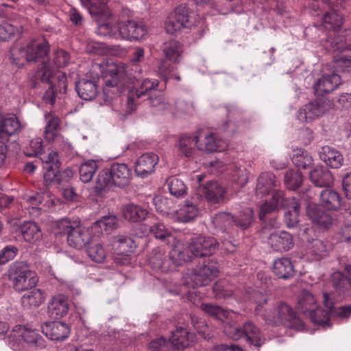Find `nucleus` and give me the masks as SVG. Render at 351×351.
<instances>
[{
	"label": "nucleus",
	"instance_id": "obj_1",
	"mask_svg": "<svg viewBox=\"0 0 351 351\" xmlns=\"http://www.w3.org/2000/svg\"><path fill=\"white\" fill-rule=\"evenodd\" d=\"M107 72L111 77V80L106 81L107 86H127L128 112H132L136 108L137 101L141 98H145L155 112H162L169 108V103L163 93L158 91L160 83L158 80L148 77L138 80L136 76L132 77L129 66L123 62L112 64Z\"/></svg>",
	"mask_w": 351,
	"mask_h": 351
},
{
	"label": "nucleus",
	"instance_id": "obj_2",
	"mask_svg": "<svg viewBox=\"0 0 351 351\" xmlns=\"http://www.w3.org/2000/svg\"><path fill=\"white\" fill-rule=\"evenodd\" d=\"M49 44L45 39H36L29 42L25 47L20 48L18 51L19 56L27 62L42 60L34 75L36 80L42 82H49L56 73V69L49 61Z\"/></svg>",
	"mask_w": 351,
	"mask_h": 351
},
{
	"label": "nucleus",
	"instance_id": "obj_3",
	"mask_svg": "<svg viewBox=\"0 0 351 351\" xmlns=\"http://www.w3.org/2000/svg\"><path fill=\"white\" fill-rule=\"evenodd\" d=\"M148 32V27L143 22L126 21L119 23L117 27L112 16L106 20L97 22V34L111 38L121 37L128 40H138L143 38Z\"/></svg>",
	"mask_w": 351,
	"mask_h": 351
},
{
	"label": "nucleus",
	"instance_id": "obj_4",
	"mask_svg": "<svg viewBox=\"0 0 351 351\" xmlns=\"http://www.w3.org/2000/svg\"><path fill=\"white\" fill-rule=\"evenodd\" d=\"M132 178L131 170L124 163H113L110 168L99 171L95 184L97 195H102L112 187L123 188L129 185Z\"/></svg>",
	"mask_w": 351,
	"mask_h": 351
},
{
	"label": "nucleus",
	"instance_id": "obj_5",
	"mask_svg": "<svg viewBox=\"0 0 351 351\" xmlns=\"http://www.w3.org/2000/svg\"><path fill=\"white\" fill-rule=\"evenodd\" d=\"M323 297L326 309L318 308L314 295L311 292L303 290L299 295L297 308L304 314H308L315 324L328 326L329 311L333 307V301L327 293H324Z\"/></svg>",
	"mask_w": 351,
	"mask_h": 351
},
{
	"label": "nucleus",
	"instance_id": "obj_6",
	"mask_svg": "<svg viewBox=\"0 0 351 351\" xmlns=\"http://www.w3.org/2000/svg\"><path fill=\"white\" fill-rule=\"evenodd\" d=\"M267 324L276 326L282 324L288 328L300 329L302 322L289 305L280 302L276 306L262 315Z\"/></svg>",
	"mask_w": 351,
	"mask_h": 351
},
{
	"label": "nucleus",
	"instance_id": "obj_7",
	"mask_svg": "<svg viewBox=\"0 0 351 351\" xmlns=\"http://www.w3.org/2000/svg\"><path fill=\"white\" fill-rule=\"evenodd\" d=\"M8 273L12 287L17 292H23L34 288L38 281L36 274L23 262L13 263Z\"/></svg>",
	"mask_w": 351,
	"mask_h": 351
},
{
	"label": "nucleus",
	"instance_id": "obj_8",
	"mask_svg": "<svg viewBox=\"0 0 351 351\" xmlns=\"http://www.w3.org/2000/svg\"><path fill=\"white\" fill-rule=\"evenodd\" d=\"M219 273V265L212 261L204 262L184 275V284L193 288L208 285Z\"/></svg>",
	"mask_w": 351,
	"mask_h": 351
},
{
	"label": "nucleus",
	"instance_id": "obj_9",
	"mask_svg": "<svg viewBox=\"0 0 351 351\" xmlns=\"http://www.w3.org/2000/svg\"><path fill=\"white\" fill-rule=\"evenodd\" d=\"M332 37V36H330ZM351 34L344 36H339L337 38L326 40L325 47L328 50L332 51L333 60L335 67L351 66Z\"/></svg>",
	"mask_w": 351,
	"mask_h": 351
},
{
	"label": "nucleus",
	"instance_id": "obj_10",
	"mask_svg": "<svg viewBox=\"0 0 351 351\" xmlns=\"http://www.w3.org/2000/svg\"><path fill=\"white\" fill-rule=\"evenodd\" d=\"M228 335L234 339L244 337L250 346L256 348L261 347L265 342V338L260 329L252 322H245L243 328L237 326L230 327V331L226 328Z\"/></svg>",
	"mask_w": 351,
	"mask_h": 351
},
{
	"label": "nucleus",
	"instance_id": "obj_11",
	"mask_svg": "<svg viewBox=\"0 0 351 351\" xmlns=\"http://www.w3.org/2000/svg\"><path fill=\"white\" fill-rule=\"evenodd\" d=\"M330 106L329 100L317 98L302 106L298 111V118L302 122H310L322 116Z\"/></svg>",
	"mask_w": 351,
	"mask_h": 351
},
{
	"label": "nucleus",
	"instance_id": "obj_12",
	"mask_svg": "<svg viewBox=\"0 0 351 351\" xmlns=\"http://www.w3.org/2000/svg\"><path fill=\"white\" fill-rule=\"evenodd\" d=\"M189 244L190 250L195 257L211 256L219 247V243L212 237H196L190 240Z\"/></svg>",
	"mask_w": 351,
	"mask_h": 351
},
{
	"label": "nucleus",
	"instance_id": "obj_13",
	"mask_svg": "<svg viewBox=\"0 0 351 351\" xmlns=\"http://www.w3.org/2000/svg\"><path fill=\"white\" fill-rule=\"evenodd\" d=\"M341 84V79L338 73L333 72L323 75L313 84L314 94L317 97H324L335 90Z\"/></svg>",
	"mask_w": 351,
	"mask_h": 351
},
{
	"label": "nucleus",
	"instance_id": "obj_14",
	"mask_svg": "<svg viewBox=\"0 0 351 351\" xmlns=\"http://www.w3.org/2000/svg\"><path fill=\"white\" fill-rule=\"evenodd\" d=\"M169 341L177 350H183L191 347L195 342V335L184 326H177L171 331Z\"/></svg>",
	"mask_w": 351,
	"mask_h": 351
},
{
	"label": "nucleus",
	"instance_id": "obj_15",
	"mask_svg": "<svg viewBox=\"0 0 351 351\" xmlns=\"http://www.w3.org/2000/svg\"><path fill=\"white\" fill-rule=\"evenodd\" d=\"M200 141V136L197 134H183L180 136L176 143L178 154L180 157L192 158L197 154V144Z\"/></svg>",
	"mask_w": 351,
	"mask_h": 351
},
{
	"label": "nucleus",
	"instance_id": "obj_16",
	"mask_svg": "<svg viewBox=\"0 0 351 351\" xmlns=\"http://www.w3.org/2000/svg\"><path fill=\"white\" fill-rule=\"evenodd\" d=\"M308 218L312 223L323 230L330 229L334 219L332 216L317 204H309L306 208Z\"/></svg>",
	"mask_w": 351,
	"mask_h": 351
},
{
	"label": "nucleus",
	"instance_id": "obj_17",
	"mask_svg": "<svg viewBox=\"0 0 351 351\" xmlns=\"http://www.w3.org/2000/svg\"><path fill=\"white\" fill-rule=\"evenodd\" d=\"M225 190L215 181L208 182L205 185L200 186L197 189V196H204L211 204L220 203L224 197Z\"/></svg>",
	"mask_w": 351,
	"mask_h": 351
},
{
	"label": "nucleus",
	"instance_id": "obj_18",
	"mask_svg": "<svg viewBox=\"0 0 351 351\" xmlns=\"http://www.w3.org/2000/svg\"><path fill=\"white\" fill-rule=\"evenodd\" d=\"M43 333L53 341H63L70 334L68 325L62 322H48L42 325Z\"/></svg>",
	"mask_w": 351,
	"mask_h": 351
},
{
	"label": "nucleus",
	"instance_id": "obj_19",
	"mask_svg": "<svg viewBox=\"0 0 351 351\" xmlns=\"http://www.w3.org/2000/svg\"><path fill=\"white\" fill-rule=\"evenodd\" d=\"M158 162V156L156 154L152 152L143 154L135 162V173L138 177L146 178L154 171Z\"/></svg>",
	"mask_w": 351,
	"mask_h": 351
},
{
	"label": "nucleus",
	"instance_id": "obj_20",
	"mask_svg": "<svg viewBox=\"0 0 351 351\" xmlns=\"http://www.w3.org/2000/svg\"><path fill=\"white\" fill-rule=\"evenodd\" d=\"M268 242L274 251L280 252H287L294 246L292 234L285 230L271 233Z\"/></svg>",
	"mask_w": 351,
	"mask_h": 351
},
{
	"label": "nucleus",
	"instance_id": "obj_21",
	"mask_svg": "<svg viewBox=\"0 0 351 351\" xmlns=\"http://www.w3.org/2000/svg\"><path fill=\"white\" fill-rule=\"evenodd\" d=\"M319 202L321 206L328 210L337 211L341 208L347 209L339 193L331 189H324L320 193Z\"/></svg>",
	"mask_w": 351,
	"mask_h": 351
},
{
	"label": "nucleus",
	"instance_id": "obj_22",
	"mask_svg": "<svg viewBox=\"0 0 351 351\" xmlns=\"http://www.w3.org/2000/svg\"><path fill=\"white\" fill-rule=\"evenodd\" d=\"M97 78H82L75 84V90L78 96L84 100L90 101L95 99L98 93Z\"/></svg>",
	"mask_w": 351,
	"mask_h": 351
},
{
	"label": "nucleus",
	"instance_id": "obj_23",
	"mask_svg": "<svg viewBox=\"0 0 351 351\" xmlns=\"http://www.w3.org/2000/svg\"><path fill=\"white\" fill-rule=\"evenodd\" d=\"M90 240V233L85 228L78 224H75L68 233L67 242L69 245L76 249H82L89 243Z\"/></svg>",
	"mask_w": 351,
	"mask_h": 351
},
{
	"label": "nucleus",
	"instance_id": "obj_24",
	"mask_svg": "<svg viewBox=\"0 0 351 351\" xmlns=\"http://www.w3.org/2000/svg\"><path fill=\"white\" fill-rule=\"evenodd\" d=\"M110 245L117 254L129 256L136 249V244L132 238L125 235H116L111 238Z\"/></svg>",
	"mask_w": 351,
	"mask_h": 351
},
{
	"label": "nucleus",
	"instance_id": "obj_25",
	"mask_svg": "<svg viewBox=\"0 0 351 351\" xmlns=\"http://www.w3.org/2000/svg\"><path fill=\"white\" fill-rule=\"evenodd\" d=\"M148 263L153 269L162 273H167L173 270V263H171L169 255H165L160 250L152 251Z\"/></svg>",
	"mask_w": 351,
	"mask_h": 351
},
{
	"label": "nucleus",
	"instance_id": "obj_26",
	"mask_svg": "<svg viewBox=\"0 0 351 351\" xmlns=\"http://www.w3.org/2000/svg\"><path fill=\"white\" fill-rule=\"evenodd\" d=\"M69 304L67 298L62 294L53 297L48 306V313L53 319H60L65 316L69 311Z\"/></svg>",
	"mask_w": 351,
	"mask_h": 351
},
{
	"label": "nucleus",
	"instance_id": "obj_27",
	"mask_svg": "<svg viewBox=\"0 0 351 351\" xmlns=\"http://www.w3.org/2000/svg\"><path fill=\"white\" fill-rule=\"evenodd\" d=\"M273 272L279 278L290 279L295 274L293 262L289 258L281 257L273 262Z\"/></svg>",
	"mask_w": 351,
	"mask_h": 351
},
{
	"label": "nucleus",
	"instance_id": "obj_28",
	"mask_svg": "<svg viewBox=\"0 0 351 351\" xmlns=\"http://www.w3.org/2000/svg\"><path fill=\"white\" fill-rule=\"evenodd\" d=\"M319 158L331 168L338 169L343 165V157L341 153L328 145L324 146L319 152Z\"/></svg>",
	"mask_w": 351,
	"mask_h": 351
},
{
	"label": "nucleus",
	"instance_id": "obj_29",
	"mask_svg": "<svg viewBox=\"0 0 351 351\" xmlns=\"http://www.w3.org/2000/svg\"><path fill=\"white\" fill-rule=\"evenodd\" d=\"M311 181L318 187H327L333 182L331 172L324 166H317L309 173Z\"/></svg>",
	"mask_w": 351,
	"mask_h": 351
},
{
	"label": "nucleus",
	"instance_id": "obj_30",
	"mask_svg": "<svg viewBox=\"0 0 351 351\" xmlns=\"http://www.w3.org/2000/svg\"><path fill=\"white\" fill-rule=\"evenodd\" d=\"M165 58L171 62L180 63L182 58L183 45L178 40L171 39L165 41L162 46Z\"/></svg>",
	"mask_w": 351,
	"mask_h": 351
},
{
	"label": "nucleus",
	"instance_id": "obj_31",
	"mask_svg": "<svg viewBox=\"0 0 351 351\" xmlns=\"http://www.w3.org/2000/svg\"><path fill=\"white\" fill-rule=\"evenodd\" d=\"M22 126L18 118L14 114L4 118L0 121V138L8 139L11 136L19 133Z\"/></svg>",
	"mask_w": 351,
	"mask_h": 351
},
{
	"label": "nucleus",
	"instance_id": "obj_32",
	"mask_svg": "<svg viewBox=\"0 0 351 351\" xmlns=\"http://www.w3.org/2000/svg\"><path fill=\"white\" fill-rule=\"evenodd\" d=\"M307 248L308 253L313 257V259L319 261L329 254L332 247L329 242L315 239L309 241Z\"/></svg>",
	"mask_w": 351,
	"mask_h": 351
},
{
	"label": "nucleus",
	"instance_id": "obj_33",
	"mask_svg": "<svg viewBox=\"0 0 351 351\" xmlns=\"http://www.w3.org/2000/svg\"><path fill=\"white\" fill-rule=\"evenodd\" d=\"M192 256L193 255L190 250L189 243L186 246H175L169 252V257L173 263V270L177 266L191 261Z\"/></svg>",
	"mask_w": 351,
	"mask_h": 351
},
{
	"label": "nucleus",
	"instance_id": "obj_34",
	"mask_svg": "<svg viewBox=\"0 0 351 351\" xmlns=\"http://www.w3.org/2000/svg\"><path fill=\"white\" fill-rule=\"evenodd\" d=\"M277 184L276 178L273 173H261L257 179L256 193L261 195H267L277 186Z\"/></svg>",
	"mask_w": 351,
	"mask_h": 351
},
{
	"label": "nucleus",
	"instance_id": "obj_35",
	"mask_svg": "<svg viewBox=\"0 0 351 351\" xmlns=\"http://www.w3.org/2000/svg\"><path fill=\"white\" fill-rule=\"evenodd\" d=\"M200 141L197 144V149L206 152H221L225 146L216 140L213 133H199Z\"/></svg>",
	"mask_w": 351,
	"mask_h": 351
},
{
	"label": "nucleus",
	"instance_id": "obj_36",
	"mask_svg": "<svg viewBox=\"0 0 351 351\" xmlns=\"http://www.w3.org/2000/svg\"><path fill=\"white\" fill-rule=\"evenodd\" d=\"M123 216L130 222H138L144 220L148 214L146 209L134 204H128L123 206Z\"/></svg>",
	"mask_w": 351,
	"mask_h": 351
},
{
	"label": "nucleus",
	"instance_id": "obj_37",
	"mask_svg": "<svg viewBox=\"0 0 351 351\" xmlns=\"http://www.w3.org/2000/svg\"><path fill=\"white\" fill-rule=\"evenodd\" d=\"M331 285L335 292L339 295L349 294L351 291V287L346 274L339 271H337L332 274Z\"/></svg>",
	"mask_w": 351,
	"mask_h": 351
},
{
	"label": "nucleus",
	"instance_id": "obj_38",
	"mask_svg": "<svg viewBox=\"0 0 351 351\" xmlns=\"http://www.w3.org/2000/svg\"><path fill=\"white\" fill-rule=\"evenodd\" d=\"M109 0H93L92 3H88V10L90 15L97 17L98 20L104 21L111 16V12L107 6Z\"/></svg>",
	"mask_w": 351,
	"mask_h": 351
},
{
	"label": "nucleus",
	"instance_id": "obj_39",
	"mask_svg": "<svg viewBox=\"0 0 351 351\" xmlns=\"http://www.w3.org/2000/svg\"><path fill=\"white\" fill-rule=\"evenodd\" d=\"M343 16L335 10H331L324 13L322 16V25L328 30L335 32L340 29L343 24Z\"/></svg>",
	"mask_w": 351,
	"mask_h": 351
},
{
	"label": "nucleus",
	"instance_id": "obj_40",
	"mask_svg": "<svg viewBox=\"0 0 351 351\" xmlns=\"http://www.w3.org/2000/svg\"><path fill=\"white\" fill-rule=\"evenodd\" d=\"M20 231L23 239L29 243L40 240L43 235L39 226L33 221L24 222L20 226Z\"/></svg>",
	"mask_w": 351,
	"mask_h": 351
},
{
	"label": "nucleus",
	"instance_id": "obj_41",
	"mask_svg": "<svg viewBox=\"0 0 351 351\" xmlns=\"http://www.w3.org/2000/svg\"><path fill=\"white\" fill-rule=\"evenodd\" d=\"M21 337L29 347L35 350H42L46 346L45 340L36 330L25 328Z\"/></svg>",
	"mask_w": 351,
	"mask_h": 351
},
{
	"label": "nucleus",
	"instance_id": "obj_42",
	"mask_svg": "<svg viewBox=\"0 0 351 351\" xmlns=\"http://www.w3.org/2000/svg\"><path fill=\"white\" fill-rule=\"evenodd\" d=\"M45 293L39 289H34L21 298L23 306L27 308L38 307L45 301Z\"/></svg>",
	"mask_w": 351,
	"mask_h": 351
},
{
	"label": "nucleus",
	"instance_id": "obj_43",
	"mask_svg": "<svg viewBox=\"0 0 351 351\" xmlns=\"http://www.w3.org/2000/svg\"><path fill=\"white\" fill-rule=\"evenodd\" d=\"M287 208L289 210L285 213V222L289 228H294L299 222L301 204L295 197H291Z\"/></svg>",
	"mask_w": 351,
	"mask_h": 351
},
{
	"label": "nucleus",
	"instance_id": "obj_44",
	"mask_svg": "<svg viewBox=\"0 0 351 351\" xmlns=\"http://www.w3.org/2000/svg\"><path fill=\"white\" fill-rule=\"evenodd\" d=\"M199 197L197 196L193 202L186 200L184 205L178 212V218L184 222H189L193 220L199 213L197 208V202Z\"/></svg>",
	"mask_w": 351,
	"mask_h": 351
},
{
	"label": "nucleus",
	"instance_id": "obj_45",
	"mask_svg": "<svg viewBox=\"0 0 351 351\" xmlns=\"http://www.w3.org/2000/svg\"><path fill=\"white\" fill-rule=\"evenodd\" d=\"M22 25L16 21H5L0 23V40L8 41L14 37L16 33L20 32Z\"/></svg>",
	"mask_w": 351,
	"mask_h": 351
},
{
	"label": "nucleus",
	"instance_id": "obj_46",
	"mask_svg": "<svg viewBox=\"0 0 351 351\" xmlns=\"http://www.w3.org/2000/svg\"><path fill=\"white\" fill-rule=\"evenodd\" d=\"M98 169L97 162L88 160L80 166L79 175L80 180L84 183L89 182Z\"/></svg>",
	"mask_w": 351,
	"mask_h": 351
},
{
	"label": "nucleus",
	"instance_id": "obj_47",
	"mask_svg": "<svg viewBox=\"0 0 351 351\" xmlns=\"http://www.w3.org/2000/svg\"><path fill=\"white\" fill-rule=\"evenodd\" d=\"M47 124L45 130V139L49 141H53L56 137L58 127L60 125V119L52 114L45 115Z\"/></svg>",
	"mask_w": 351,
	"mask_h": 351
},
{
	"label": "nucleus",
	"instance_id": "obj_48",
	"mask_svg": "<svg viewBox=\"0 0 351 351\" xmlns=\"http://www.w3.org/2000/svg\"><path fill=\"white\" fill-rule=\"evenodd\" d=\"M302 181V174L298 169H289L285 173V184L289 190H296Z\"/></svg>",
	"mask_w": 351,
	"mask_h": 351
},
{
	"label": "nucleus",
	"instance_id": "obj_49",
	"mask_svg": "<svg viewBox=\"0 0 351 351\" xmlns=\"http://www.w3.org/2000/svg\"><path fill=\"white\" fill-rule=\"evenodd\" d=\"M292 162L298 167L306 169L313 163V157L306 151L297 149L292 156Z\"/></svg>",
	"mask_w": 351,
	"mask_h": 351
},
{
	"label": "nucleus",
	"instance_id": "obj_50",
	"mask_svg": "<svg viewBox=\"0 0 351 351\" xmlns=\"http://www.w3.org/2000/svg\"><path fill=\"white\" fill-rule=\"evenodd\" d=\"M170 193L176 197H180L186 194L187 187L184 181L177 177H171L167 181Z\"/></svg>",
	"mask_w": 351,
	"mask_h": 351
},
{
	"label": "nucleus",
	"instance_id": "obj_51",
	"mask_svg": "<svg viewBox=\"0 0 351 351\" xmlns=\"http://www.w3.org/2000/svg\"><path fill=\"white\" fill-rule=\"evenodd\" d=\"M253 221V210L250 207H247L241 211L238 217H235L234 224L242 230H246L249 228Z\"/></svg>",
	"mask_w": 351,
	"mask_h": 351
},
{
	"label": "nucleus",
	"instance_id": "obj_52",
	"mask_svg": "<svg viewBox=\"0 0 351 351\" xmlns=\"http://www.w3.org/2000/svg\"><path fill=\"white\" fill-rule=\"evenodd\" d=\"M235 217L227 213H219L213 217L212 221L216 228L223 232L227 231L232 223L234 224Z\"/></svg>",
	"mask_w": 351,
	"mask_h": 351
},
{
	"label": "nucleus",
	"instance_id": "obj_53",
	"mask_svg": "<svg viewBox=\"0 0 351 351\" xmlns=\"http://www.w3.org/2000/svg\"><path fill=\"white\" fill-rule=\"evenodd\" d=\"M200 308L208 315L220 320L228 317V312L218 305L202 303L200 305Z\"/></svg>",
	"mask_w": 351,
	"mask_h": 351
},
{
	"label": "nucleus",
	"instance_id": "obj_54",
	"mask_svg": "<svg viewBox=\"0 0 351 351\" xmlns=\"http://www.w3.org/2000/svg\"><path fill=\"white\" fill-rule=\"evenodd\" d=\"M39 158L43 163L44 169H49L52 166L54 167L55 169L60 167L61 163L56 152L51 150L47 154L42 152Z\"/></svg>",
	"mask_w": 351,
	"mask_h": 351
},
{
	"label": "nucleus",
	"instance_id": "obj_55",
	"mask_svg": "<svg viewBox=\"0 0 351 351\" xmlns=\"http://www.w3.org/2000/svg\"><path fill=\"white\" fill-rule=\"evenodd\" d=\"M87 252L90 259L96 263H102L107 255L106 249L101 243L93 244L88 248Z\"/></svg>",
	"mask_w": 351,
	"mask_h": 351
},
{
	"label": "nucleus",
	"instance_id": "obj_56",
	"mask_svg": "<svg viewBox=\"0 0 351 351\" xmlns=\"http://www.w3.org/2000/svg\"><path fill=\"white\" fill-rule=\"evenodd\" d=\"M173 66L170 65L166 60H162L158 66V73L161 79L166 83L170 78H175L180 80L179 75L173 74Z\"/></svg>",
	"mask_w": 351,
	"mask_h": 351
},
{
	"label": "nucleus",
	"instance_id": "obj_57",
	"mask_svg": "<svg viewBox=\"0 0 351 351\" xmlns=\"http://www.w3.org/2000/svg\"><path fill=\"white\" fill-rule=\"evenodd\" d=\"M156 210L161 213L166 214L171 209L173 201L165 196H157L153 199Z\"/></svg>",
	"mask_w": 351,
	"mask_h": 351
},
{
	"label": "nucleus",
	"instance_id": "obj_58",
	"mask_svg": "<svg viewBox=\"0 0 351 351\" xmlns=\"http://www.w3.org/2000/svg\"><path fill=\"white\" fill-rule=\"evenodd\" d=\"M117 225V219L114 215L104 216L95 223V226L100 228L101 231L106 232L113 230Z\"/></svg>",
	"mask_w": 351,
	"mask_h": 351
},
{
	"label": "nucleus",
	"instance_id": "obj_59",
	"mask_svg": "<svg viewBox=\"0 0 351 351\" xmlns=\"http://www.w3.org/2000/svg\"><path fill=\"white\" fill-rule=\"evenodd\" d=\"M18 248L14 245H7L0 251V265H5L14 258L18 254Z\"/></svg>",
	"mask_w": 351,
	"mask_h": 351
},
{
	"label": "nucleus",
	"instance_id": "obj_60",
	"mask_svg": "<svg viewBox=\"0 0 351 351\" xmlns=\"http://www.w3.org/2000/svg\"><path fill=\"white\" fill-rule=\"evenodd\" d=\"M149 232L153 234L156 239H165L171 236L170 231L165 228L162 223L157 222L149 226Z\"/></svg>",
	"mask_w": 351,
	"mask_h": 351
},
{
	"label": "nucleus",
	"instance_id": "obj_61",
	"mask_svg": "<svg viewBox=\"0 0 351 351\" xmlns=\"http://www.w3.org/2000/svg\"><path fill=\"white\" fill-rule=\"evenodd\" d=\"M53 62L58 68L65 67L70 62V56L64 49H57L53 54Z\"/></svg>",
	"mask_w": 351,
	"mask_h": 351
},
{
	"label": "nucleus",
	"instance_id": "obj_62",
	"mask_svg": "<svg viewBox=\"0 0 351 351\" xmlns=\"http://www.w3.org/2000/svg\"><path fill=\"white\" fill-rule=\"evenodd\" d=\"M42 145L43 141L40 138L32 139L26 147L25 154L29 156H39L43 152Z\"/></svg>",
	"mask_w": 351,
	"mask_h": 351
},
{
	"label": "nucleus",
	"instance_id": "obj_63",
	"mask_svg": "<svg viewBox=\"0 0 351 351\" xmlns=\"http://www.w3.org/2000/svg\"><path fill=\"white\" fill-rule=\"evenodd\" d=\"M291 198H285L284 192L278 190L274 193L269 202L278 209L282 207H288Z\"/></svg>",
	"mask_w": 351,
	"mask_h": 351
},
{
	"label": "nucleus",
	"instance_id": "obj_64",
	"mask_svg": "<svg viewBox=\"0 0 351 351\" xmlns=\"http://www.w3.org/2000/svg\"><path fill=\"white\" fill-rule=\"evenodd\" d=\"M178 8V13L180 14L178 17L183 23L186 26L189 27L191 23V19L193 12L186 4H181Z\"/></svg>",
	"mask_w": 351,
	"mask_h": 351
}]
</instances>
